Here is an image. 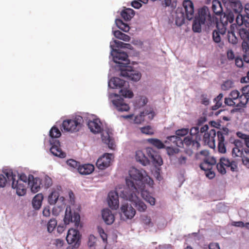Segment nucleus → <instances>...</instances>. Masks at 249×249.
Masks as SVG:
<instances>
[{
    "label": "nucleus",
    "mask_w": 249,
    "mask_h": 249,
    "mask_svg": "<svg viewBox=\"0 0 249 249\" xmlns=\"http://www.w3.org/2000/svg\"><path fill=\"white\" fill-rule=\"evenodd\" d=\"M129 178H126V185L131 187L129 195L122 196L126 197L128 200L134 203V205L139 212H144L147 208L146 205L138 197L140 194L138 189H143L145 184L152 186L154 184L153 179L148 176L145 171L138 170L132 167L129 171Z\"/></svg>",
    "instance_id": "1"
},
{
    "label": "nucleus",
    "mask_w": 249,
    "mask_h": 249,
    "mask_svg": "<svg viewBox=\"0 0 249 249\" xmlns=\"http://www.w3.org/2000/svg\"><path fill=\"white\" fill-rule=\"evenodd\" d=\"M113 52L115 53V54H112L113 56V61L115 63L119 64L121 75L128 80L134 81H139L141 78V73L133 70L132 67L127 66L130 62L128 59L127 54L116 49H113Z\"/></svg>",
    "instance_id": "2"
},
{
    "label": "nucleus",
    "mask_w": 249,
    "mask_h": 249,
    "mask_svg": "<svg viewBox=\"0 0 249 249\" xmlns=\"http://www.w3.org/2000/svg\"><path fill=\"white\" fill-rule=\"evenodd\" d=\"M228 132L229 129L227 128H223L217 132L214 128L212 129L203 134V141L209 147L213 148L215 146V138L217 135L218 152L221 153H225L226 152L225 139L228 136Z\"/></svg>",
    "instance_id": "3"
},
{
    "label": "nucleus",
    "mask_w": 249,
    "mask_h": 249,
    "mask_svg": "<svg viewBox=\"0 0 249 249\" xmlns=\"http://www.w3.org/2000/svg\"><path fill=\"white\" fill-rule=\"evenodd\" d=\"M234 19V16L233 13H230L228 15H224L223 17H221L219 21L215 22L217 30H214L213 33V38L215 42H220V35H224L226 33L228 22L232 23Z\"/></svg>",
    "instance_id": "4"
},
{
    "label": "nucleus",
    "mask_w": 249,
    "mask_h": 249,
    "mask_svg": "<svg viewBox=\"0 0 249 249\" xmlns=\"http://www.w3.org/2000/svg\"><path fill=\"white\" fill-rule=\"evenodd\" d=\"M131 187L127 185L126 187H121L116 188L115 191H110L108 195V204L109 207L116 210L119 207V196L126 200V197H123L122 195H129Z\"/></svg>",
    "instance_id": "5"
},
{
    "label": "nucleus",
    "mask_w": 249,
    "mask_h": 249,
    "mask_svg": "<svg viewBox=\"0 0 249 249\" xmlns=\"http://www.w3.org/2000/svg\"><path fill=\"white\" fill-rule=\"evenodd\" d=\"M200 153L206 156L203 162L200 164V168L201 170L205 171V174L208 178L211 179L215 177V174L213 169V167L216 163L215 159L213 157L209 156L207 151H201Z\"/></svg>",
    "instance_id": "6"
},
{
    "label": "nucleus",
    "mask_w": 249,
    "mask_h": 249,
    "mask_svg": "<svg viewBox=\"0 0 249 249\" xmlns=\"http://www.w3.org/2000/svg\"><path fill=\"white\" fill-rule=\"evenodd\" d=\"M83 123V118L81 116H76L72 119L64 120L62 124V128L65 131L77 132L82 128Z\"/></svg>",
    "instance_id": "7"
},
{
    "label": "nucleus",
    "mask_w": 249,
    "mask_h": 249,
    "mask_svg": "<svg viewBox=\"0 0 249 249\" xmlns=\"http://www.w3.org/2000/svg\"><path fill=\"white\" fill-rule=\"evenodd\" d=\"M216 168L218 172L222 175H225L226 173V169L230 170L232 172H236L238 170L237 161L230 160L225 157L220 159L219 161L216 165Z\"/></svg>",
    "instance_id": "8"
},
{
    "label": "nucleus",
    "mask_w": 249,
    "mask_h": 249,
    "mask_svg": "<svg viewBox=\"0 0 249 249\" xmlns=\"http://www.w3.org/2000/svg\"><path fill=\"white\" fill-rule=\"evenodd\" d=\"M200 20V22L205 23V26L210 27L215 24V18L212 16L209 8L204 6L198 11V16L196 17Z\"/></svg>",
    "instance_id": "9"
},
{
    "label": "nucleus",
    "mask_w": 249,
    "mask_h": 249,
    "mask_svg": "<svg viewBox=\"0 0 249 249\" xmlns=\"http://www.w3.org/2000/svg\"><path fill=\"white\" fill-rule=\"evenodd\" d=\"M5 175L9 180H11L12 187L16 189V192L19 196H24L26 192L25 183L21 182V181L16 180V176L13 174L11 170L5 173Z\"/></svg>",
    "instance_id": "10"
},
{
    "label": "nucleus",
    "mask_w": 249,
    "mask_h": 249,
    "mask_svg": "<svg viewBox=\"0 0 249 249\" xmlns=\"http://www.w3.org/2000/svg\"><path fill=\"white\" fill-rule=\"evenodd\" d=\"M80 218L79 213L75 212L72 213L70 206L66 207L64 218V222L66 225L69 224L71 222L73 223L74 226L78 227L80 223Z\"/></svg>",
    "instance_id": "11"
},
{
    "label": "nucleus",
    "mask_w": 249,
    "mask_h": 249,
    "mask_svg": "<svg viewBox=\"0 0 249 249\" xmlns=\"http://www.w3.org/2000/svg\"><path fill=\"white\" fill-rule=\"evenodd\" d=\"M66 240L68 244L72 245L74 248H78L80 243L79 231L73 229H69L66 236Z\"/></svg>",
    "instance_id": "12"
},
{
    "label": "nucleus",
    "mask_w": 249,
    "mask_h": 249,
    "mask_svg": "<svg viewBox=\"0 0 249 249\" xmlns=\"http://www.w3.org/2000/svg\"><path fill=\"white\" fill-rule=\"evenodd\" d=\"M182 142L183 145L185 144L187 147L191 148L189 151L190 155L193 153V150H197L200 146L199 137L197 136H188L184 138Z\"/></svg>",
    "instance_id": "13"
},
{
    "label": "nucleus",
    "mask_w": 249,
    "mask_h": 249,
    "mask_svg": "<svg viewBox=\"0 0 249 249\" xmlns=\"http://www.w3.org/2000/svg\"><path fill=\"white\" fill-rule=\"evenodd\" d=\"M113 157V156L111 154H105L102 157L98 159L96 162L97 167L101 170H104L108 167Z\"/></svg>",
    "instance_id": "14"
},
{
    "label": "nucleus",
    "mask_w": 249,
    "mask_h": 249,
    "mask_svg": "<svg viewBox=\"0 0 249 249\" xmlns=\"http://www.w3.org/2000/svg\"><path fill=\"white\" fill-rule=\"evenodd\" d=\"M50 144L52 145L50 148L51 152L55 156L60 158L66 157V153L63 152L60 147V144L58 140H50Z\"/></svg>",
    "instance_id": "15"
},
{
    "label": "nucleus",
    "mask_w": 249,
    "mask_h": 249,
    "mask_svg": "<svg viewBox=\"0 0 249 249\" xmlns=\"http://www.w3.org/2000/svg\"><path fill=\"white\" fill-rule=\"evenodd\" d=\"M185 11L186 18L191 20L194 17V7L193 2L190 0H185L182 3Z\"/></svg>",
    "instance_id": "16"
},
{
    "label": "nucleus",
    "mask_w": 249,
    "mask_h": 249,
    "mask_svg": "<svg viewBox=\"0 0 249 249\" xmlns=\"http://www.w3.org/2000/svg\"><path fill=\"white\" fill-rule=\"evenodd\" d=\"M88 126L90 131L94 134L99 133L103 130L102 124L99 119L89 121Z\"/></svg>",
    "instance_id": "17"
},
{
    "label": "nucleus",
    "mask_w": 249,
    "mask_h": 249,
    "mask_svg": "<svg viewBox=\"0 0 249 249\" xmlns=\"http://www.w3.org/2000/svg\"><path fill=\"white\" fill-rule=\"evenodd\" d=\"M121 211L126 219H132L136 213L135 210L128 203L123 204L121 207Z\"/></svg>",
    "instance_id": "18"
},
{
    "label": "nucleus",
    "mask_w": 249,
    "mask_h": 249,
    "mask_svg": "<svg viewBox=\"0 0 249 249\" xmlns=\"http://www.w3.org/2000/svg\"><path fill=\"white\" fill-rule=\"evenodd\" d=\"M115 96L119 98L113 101V104L119 111H127L129 110V107L128 104L124 102V99L118 95L115 94Z\"/></svg>",
    "instance_id": "19"
},
{
    "label": "nucleus",
    "mask_w": 249,
    "mask_h": 249,
    "mask_svg": "<svg viewBox=\"0 0 249 249\" xmlns=\"http://www.w3.org/2000/svg\"><path fill=\"white\" fill-rule=\"evenodd\" d=\"M28 184L31 186V191L36 193L40 189L41 180L39 178H34L33 176L30 175L28 178Z\"/></svg>",
    "instance_id": "20"
},
{
    "label": "nucleus",
    "mask_w": 249,
    "mask_h": 249,
    "mask_svg": "<svg viewBox=\"0 0 249 249\" xmlns=\"http://www.w3.org/2000/svg\"><path fill=\"white\" fill-rule=\"evenodd\" d=\"M231 6L232 11H231L228 12L227 14H224V15H228L230 13H232L234 16V18H236L238 16H242L241 14H240V13L242 11L243 7L240 1L238 0L232 1L231 2Z\"/></svg>",
    "instance_id": "21"
},
{
    "label": "nucleus",
    "mask_w": 249,
    "mask_h": 249,
    "mask_svg": "<svg viewBox=\"0 0 249 249\" xmlns=\"http://www.w3.org/2000/svg\"><path fill=\"white\" fill-rule=\"evenodd\" d=\"M102 217L107 225L112 224L115 220V217L111 211L108 209H105L102 211Z\"/></svg>",
    "instance_id": "22"
},
{
    "label": "nucleus",
    "mask_w": 249,
    "mask_h": 249,
    "mask_svg": "<svg viewBox=\"0 0 249 249\" xmlns=\"http://www.w3.org/2000/svg\"><path fill=\"white\" fill-rule=\"evenodd\" d=\"M125 81L118 78L113 77L108 82V86L112 89L122 88L125 84Z\"/></svg>",
    "instance_id": "23"
},
{
    "label": "nucleus",
    "mask_w": 249,
    "mask_h": 249,
    "mask_svg": "<svg viewBox=\"0 0 249 249\" xmlns=\"http://www.w3.org/2000/svg\"><path fill=\"white\" fill-rule=\"evenodd\" d=\"M135 159L137 161L144 166L150 163L148 158L142 150H138L136 152Z\"/></svg>",
    "instance_id": "24"
},
{
    "label": "nucleus",
    "mask_w": 249,
    "mask_h": 249,
    "mask_svg": "<svg viewBox=\"0 0 249 249\" xmlns=\"http://www.w3.org/2000/svg\"><path fill=\"white\" fill-rule=\"evenodd\" d=\"M77 170L81 175H89L94 171V167L91 164H85L82 165H80Z\"/></svg>",
    "instance_id": "25"
},
{
    "label": "nucleus",
    "mask_w": 249,
    "mask_h": 249,
    "mask_svg": "<svg viewBox=\"0 0 249 249\" xmlns=\"http://www.w3.org/2000/svg\"><path fill=\"white\" fill-rule=\"evenodd\" d=\"M185 14L184 13L182 8H178L176 12V23L178 26H181L184 23Z\"/></svg>",
    "instance_id": "26"
},
{
    "label": "nucleus",
    "mask_w": 249,
    "mask_h": 249,
    "mask_svg": "<svg viewBox=\"0 0 249 249\" xmlns=\"http://www.w3.org/2000/svg\"><path fill=\"white\" fill-rule=\"evenodd\" d=\"M212 10L213 13L217 15H220V18L223 17L225 13H223L222 4L218 0H213L212 2Z\"/></svg>",
    "instance_id": "27"
},
{
    "label": "nucleus",
    "mask_w": 249,
    "mask_h": 249,
    "mask_svg": "<svg viewBox=\"0 0 249 249\" xmlns=\"http://www.w3.org/2000/svg\"><path fill=\"white\" fill-rule=\"evenodd\" d=\"M236 23L237 25H245L247 27L249 32V17L248 16H238L235 19Z\"/></svg>",
    "instance_id": "28"
},
{
    "label": "nucleus",
    "mask_w": 249,
    "mask_h": 249,
    "mask_svg": "<svg viewBox=\"0 0 249 249\" xmlns=\"http://www.w3.org/2000/svg\"><path fill=\"white\" fill-rule=\"evenodd\" d=\"M145 187L143 189H138V191H140L141 196L142 198L147 202L149 203L151 205H154L155 204V199L151 196L150 194L144 190Z\"/></svg>",
    "instance_id": "29"
},
{
    "label": "nucleus",
    "mask_w": 249,
    "mask_h": 249,
    "mask_svg": "<svg viewBox=\"0 0 249 249\" xmlns=\"http://www.w3.org/2000/svg\"><path fill=\"white\" fill-rule=\"evenodd\" d=\"M228 39L229 42L233 44H235L237 42V38L235 35L234 24L231 25V29L228 32Z\"/></svg>",
    "instance_id": "30"
},
{
    "label": "nucleus",
    "mask_w": 249,
    "mask_h": 249,
    "mask_svg": "<svg viewBox=\"0 0 249 249\" xmlns=\"http://www.w3.org/2000/svg\"><path fill=\"white\" fill-rule=\"evenodd\" d=\"M102 141L106 144H107L108 147L110 149H113L115 145L113 140L110 137L108 133L106 132L103 133L102 135Z\"/></svg>",
    "instance_id": "31"
},
{
    "label": "nucleus",
    "mask_w": 249,
    "mask_h": 249,
    "mask_svg": "<svg viewBox=\"0 0 249 249\" xmlns=\"http://www.w3.org/2000/svg\"><path fill=\"white\" fill-rule=\"evenodd\" d=\"M236 29L238 31V33L242 40H247L249 37V30L247 27H245V25H238V27H236Z\"/></svg>",
    "instance_id": "32"
},
{
    "label": "nucleus",
    "mask_w": 249,
    "mask_h": 249,
    "mask_svg": "<svg viewBox=\"0 0 249 249\" xmlns=\"http://www.w3.org/2000/svg\"><path fill=\"white\" fill-rule=\"evenodd\" d=\"M43 199V196L42 194H38L35 196L32 201L33 206L35 209L38 210L40 208Z\"/></svg>",
    "instance_id": "33"
},
{
    "label": "nucleus",
    "mask_w": 249,
    "mask_h": 249,
    "mask_svg": "<svg viewBox=\"0 0 249 249\" xmlns=\"http://www.w3.org/2000/svg\"><path fill=\"white\" fill-rule=\"evenodd\" d=\"M134 11L130 8H126L121 13L122 17L126 21L130 20L134 16Z\"/></svg>",
    "instance_id": "34"
},
{
    "label": "nucleus",
    "mask_w": 249,
    "mask_h": 249,
    "mask_svg": "<svg viewBox=\"0 0 249 249\" xmlns=\"http://www.w3.org/2000/svg\"><path fill=\"white\" fill-rule=\"evenodd\" d=\"M236 135L238 137L244 140L247 146V148L244 149V151L246 154L249 155V135L244 134L241 132H237Z\"/></svg>",
    "instance_id": "35"
},
{
    "label": "nucleus",
    "mask_w": 249,
    "mask_h": 249,
    "mask_svg": "<svg viewBox=\"0 0 249 249\" xmlns=\"http://www.w3.org/2000/svg\"><path fill=\"white\" fill-rule=\"evenodd\" d=\"M59 197L58 191L54 190L48 196V202L50 205H54Z\"/></svg>",
    "instance_id": "36"
},
{
    "label": "nucleus",
    "mask_w": 249,
    "mask_h": 249,
    "mask_svg": "<svg viewBox=\"0 0 249 249\" xmlns=\"http://www.w3.org/2000/svg\"><path fill=\"white\" fill-rule=\"evenodd\" d=\"M249 100V94H240L238 99V107H244L248 103Z\"/></svg>",
    "instance_id": "37"
},
{
    "label": "nucleus",
    "mask_w": 249,
    "mask_h": 249,
    "mask_svg": "<svg viewBox=\"0 0 249 249\" xmlns=\"http://www.w3.org/2000/svg\"><path fill=\"white\" fill-rule=\"evenodd\" d=\"M147 141L149 143L154 145L155 147L158 149L163 148L165 147V145L163 142L159 139L151 138L147 139Z\"/></svg>",
    "instance_id": "38"
},
{
    "label": "nucleus",
    "mask_w": 249,
    "mask_h": 249,
    "mask_svg": "<svg viewBox=\"0 0 249 249\" xmlns=\"http://www.w3.org/2000/svg\"><path fill=\"white\" fill-rule=\"evenodd\" d=\"M115 23L117 26L123 31L128 32L129 31L130 27L128 25L124 23L121 19H116Z\"/></svg>",
    "instance_id": "39"
},
{
    "label": "nucleus",
    "mask_w": 249,
    "mask_h": 249,
    "mask_svg": "<svg viewBox=\"0 0 249 249\" xmlns=\"http://www.w3.org/2000/svg\"><path fill=\"white\" fill-rule=\"evenodd\" d=\"M113 35L116 38L124 41H129L130 40V37L129 36L119 30L114 31Z\"/></svg>",
    "instance_id": "40"
},
{
    "label": "nucleus",
    "mask_w": 249,
    "mask_h": 249,
    "mask_svg": "<svg viewBox=\"0 0 249 249\" xmlns=\"http://www.w3.org/2000/svg\"><path fill=\"white\" fill-rule=\"evenodd\" d=\"M202 25H205V23L200 22V20L195 18L192 26L193 31L196 33H200Z\"/></svg>",
    "instance_id": "41"
},
{
    "label": "nucleus",
    "mask_w": 249,
    "mask_h": 249,
    "mask_svg": "<svg viewBox=\"0 0 249 249\" xmlns=\"http://www.w3.org/2000/svg\"><path fill=\"white\" fill-rule=\"evenodd\" d=\"M168 140L173 142L175 145L178 147H181L183 146V142L181 138L177 136H171L167 138Z\"/></svg>",
    "instance_id": "42"
},
{
    "label": "nucleus",
    "mask_w": 249,
    "mask_h": 249,
    "mask_svg": "<svg viewBox=\"0 0 249 249\" xmlns=\"http://www.w3.org/2000/svg\"><path fill=\"white\" fill-rule=\"evenodd\" d=\"M49 135L52 139L57 138L61 136V133L59 129L56 126H53L50 130Z\"/></svg>",
    "instance_id": "43"
},
{
    "label": "nucleus",
    "mask_w": 249,
    "mask_h": 249,
    "mask_svg": "<svg viewBox=\"0 0 249 249\" xmlns=\"http://www.w3.org/2000/svg\"><path fill=\"white\" fill-rule=\"evenodd\" d=\"M223 96V94L220 93L214 99V102H215V104L212 106V109L213 110H216L221 106Z\"/></svg>",
    "instance_id": "44"
},
{
    "label": "nucleus",
    "mask_w": 249,
    "mask_h": 249,
    "mask_svg": "<svg viewBox=\"0 0 249 249\" xmlns=\"http://www.w3.org/2000/svg\"><path fill=\"white\" fill-rule=\"evenodd\" d=\"M161 4L163 7H170L174 9L177 6V0H162Z\"/></svg>",
    "instance_id": "45"
},
{
    "label": "nucleus",
    "mask_w": 249,
    "mask_h": 249,
    "mask_svg": "<svg viewBox=\"0 0 249 249\" xmlns=\"http://www.w3.org/2000/svg\"><path fill=\"white\" fill-rule=\"evenodd\" d=\"M243 155V147H233L232 150V156L233 157H242Z\"/></svg>",
    "instance_id": "46"
},
{
    "label": "nucleus",
    "mask_w": 249,
    "mask_h": 249,
    "mask_svg": "<svg viewBox=\"0 0 249 249\" xmlns=\"http://www.w3.org/2000/svg\"><path fill=\"white\" fill-rule=\"evenodd\" d=\"M141 132L142 133L148 135H152L154 134V130L153 128L149 125H147L144 127H141L140 128Z\"/></svg>",
    "instance_id": "47"
},
{
    "label": "nucleus",
    "mask_w": 249,
    "mask_h": 249,
    "mask_svg": "<svg viewBox=\"0 0 249 249\" xmlns=\"http://www.w3.org/2000/svg\"><path fill=\"white\" fill-rule=\"evenodd\" d=\"M57 225V221L55 219H51L47 224V229L49 232H52Z\"/></svg>",
    "instance_id": "48"
},
{
    "label": "nucleus",
    "mask_w": 249,
    "mask_h": 249,
    "mask_svg": "<svg viewBox=\"0 0 249 249\" xmlns=\"http://www.w3.org/2000/svg\"><path fill=\"white\" fill-rule=\"evenodd\" d=\"M120 93L123 96L129 98H131L133 96V93L131 90L124 88L120 90Z\"/></svg>",
    "instance_id": "49"
},
{
    "label": "nucleus",
    "mask_w": 249,
    "mask_h": 249,
    "mask_svg": "<svg viewBox=\"0 0 249 249\" xmlns=\"http://www.w3.org/2000/svg\"><path fill=\"white\" fill-rule=\"evenodd\" d=\"M67 164L71 168L74 169L78 168L80 166V162L73 159H69L67 161Z\"/></svg>",
    "instance_id": "50"
},
{
    "label": "nucleus",
    "mask_w": 249,
    "mask_h": 249,
    "mask_svg": "<svg viewBox=\"0 0 249 249\" xmlns=\"http://www.w3.org/2000/svg\"><path fill=\"white\" fill-rule=\"evenodd\" d=\"M7 171L6 172H4L3 173L4 174H0V187H4L6 185V183L8 181H11V180H9L5 175V173L8 172Z\"/></svg>",
    "instance_id": "51"
},
{
    "label": "nucleus",
    "mask_w": 249,
    "mask_h": 249,
    "mask_svg": "<svg viewBox=\"0 0 249 249\" xmlns=\"http://www.w3.org/2000/svg\"><path fill=\"white\" fill-rule=\"evenodd\" d=\"M233 82L231 80H227L221 86V89L224 90H228L233 87Z\"/></svg>",
    "instance_id": "52"
},
{
    "label": "nucleus",
    "mask_w": 249,
    "mask_h": 249,
    "mask_svg": "<svg viewBox=\"0 0 249 249\" xmlns=\"http://www.w3.org/2000/svg\"><path fill=\"white\" fill-rule=\"evenodd\" d=\"M151 160L155 166H160L163 163L161 157L158 153L155 156V157Z\"/></svg>",
    "instance_id": "53"
},
{
    "label": "nucleus",
    "mask_w": 249,
    "mask_h": 249,
    "mask_svg": "<svg viewBox=\"0 0 249 249\" xmlns=\"http://www.w3.org/2000/svg\"><path fill=\"white\" fill-rule=\"evenodd\" d=\"M191 136H199V141L201 140V135L199 133V127L198 126L192 127L190 130V135Z\"/></svg>",
    "instance_id": "54"
},
{
    "label": "nucleus",
    "mask_w": 249,
    "mask_h": 249,
    "mask_svg": "<svg viewBox=\"0 0 249 249\" xmlns=\"http://www.w3.org/2000/svg\"><path fill=\"white\" fill-rule=\"evenodd\" d=\"M224 103L226 105L229 106H236L238 107L237 102L231 97L225 98Z\"/></svg>",
    "instance_id": "55"
},
{
    "label": "nucleus",
    "mask_w": 249,
    "mask_h": 249,
    "mask_svg": "<svg viewBox=\"0 0 249 249\" xmlns=\"http://www.w3.org/2000/svg\"><path fill=\"white\" fill-rule=\"evenodd\" d=\"M43 184L45 188H49L53 184L52 178L48 176H45L43 180Z\"/></svg>",
    "instance_id": "56"
},
{
    "label": "nucleus",
    "mask_w": 249,
    "mask_h": 249,
    "mask_svg": "<svg viewBox=\"0 0 249 249\" xmlns=\"http://www.w3.org/2000/svg\"><path fill=\"white\" fill-rule=\"evenodd\" d=\"M144 114H143V111L141 112L139 115L135 116L134 120V123L137 124H140L142 123L144 120Z\"/></svg>",
    "instance_id": "57"
},
{
    "label": "nucleus",
    "mask_w": 249,
    "mask_h": 249,
    "mask_svg": "<svg viewBox=\"0 0 249 249\" xmlns=\"http://www.w3.org/2000/svg\"><path fill=\"white\" fill-rule=\"evenodd\" d=\"M142 221L144 225L149 227H152L153 226L151 218L147 215H144L142 217Z\"/></svg>",
    "instance_id": "58"
},
{
    "label": "nucleus",
    "mask_w": 249,
    "mask_h": 249,
    "mask_svg": "<svg viewBox=\"0 0 249 249\" xmlns=\"http://www.w3.org/2000/svg\"><path fill=\"white\" fill-rule=\"evenodd\" d=\"M189 132V129L188 128H181L180 129H178L176 131V134L178 137H183L187 134Z\"/></svg>",
    "instance_id": "59"
},
{
    "label": "nucleus",
    "mask_w": 249,
    "mask_h": 249,
    "mask_svg": "<svg viewBox=\"0 0 249 249\" xmlns=\"http://www.w3.org/2000/svg\"><path fill=\"white\" fill-rule=\"evenodd\" d=\"M97 230H98V233H99V234H100L101 237L102 238V239H103V241L104 242H107V234L105 232L104 229L98 226L97 227Z\"/></svg>",
    "instance_id": "60"
},
{
    "label": "nucleus",
    "mask_w": 249,
    "mask_h": 249,
    "mask_svg": "<svg viewBox=\"0 0 249 249\" xmlns=\"http://www.w3.org/2000/svg\"><path fill=\"white\" fill-rule=\"evenodd\" d=\"M143 114H144V116H148V118L149 120H152L155 116V112L152 109H145L143 111Z\"/></svg>",
    "instance_id": "61"
},
{
    "label": "nucleus",
    "mask_w": 249,
    "mask_h": 249,
    "mask_svg": "<svg viewBox=\"0 0 249 249\" xmlns=\"http://www.w3.org/2000/svg\"><path fill=\"white\" fill-rule=\"evenodd\" d=\"M96 242V238L95 236L91 234L89 237L88 246L91 248L94 247Z\"/></svg>",
    "instance_id": "62"
},
{
    "label": "nucleus",
    "mask_w": 249,
    "mask_h": 249,
    "mask_svg": "<svg viewBox=\"0 0 249 249\" xmlns=\"http://www.w3.org/2000/svg\"><path fill=\"white\" fill-rule=\"evenodd\" d=\"M146 152L151 160L155 157V156L157 154L156 151L154 150L152 148L147 147L146 149Z\"/></svg>",
    "instance_id": "63"
},
{
    "label": "nucleus",
    "mask_w": 249,
    "mask_h": 249,
    "mask_svg": "<svg viewBox=\"0 0 249 249\" xmlns=\"http://www.w3.org/2000/svg\"><path fill=\"white\" fill-rule=\"evenodd\" d=\"M240 94V93L239 91H238L237 90H234L231 91V92L230 94V96L231 98L237 102Z\"/></svg>",
    "instance_id": "64"
}]
</instances>
